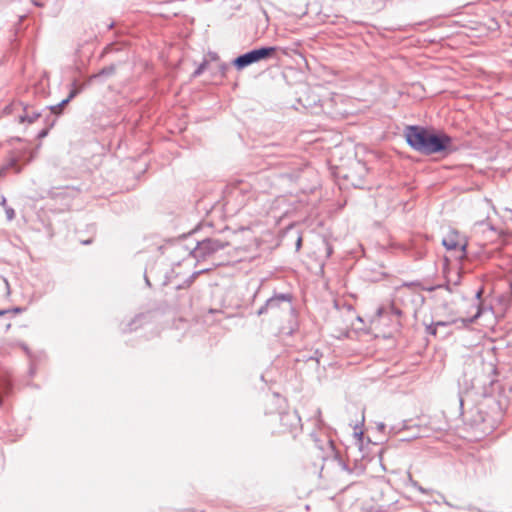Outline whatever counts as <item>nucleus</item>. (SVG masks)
Wrapping results in <instances>:
<instances>
[{
	"mask_svg": "<svg viewBox=\"0 0 512 512\" xmlns=\"http://www.w3.org/2000/svg\"><path fill=\"white\" fill-rule=\"evenodd\" d=\"M276 52V47H261L259 49H254L235 58L233 60V65L237 70H242L251 64L273 58L276 55Z\"/></svg>",
	"mask_w": 512,
	"mask_h": 512,
	"instance_id": "f03ea898",
	"label": "nucleus"
},
{
	"mask_svg": "<svg viewBox=\"0 0 512 512\" xmlns=\"http://www.w3.org/2000/svg\"><path fill=\"white\" fill-rule=\"evenodd\" d=\"M42 117V114L34 109H25L24 113L19 116V120L21 124L32 125L38 124Z\"/></svg>",
	"mask_w": 512,
	"mask_h": 512,
	"instance_id": "423d86ee",
	"label": "nucleus"
},
{
	"mask_svg": "<svg viewBox=\"0 0 512 512\" xmlns=\"http://www.w3.org/2000/svg\"><path fill=\"white\" fill-rule=\"evenodd\" d=\"M4 314V311H0V315H3Z\"/></svg>",
	"mask_w": 512,
	"mask_h": 512,
	"instance_id": "4468645a",
	"label": "nucleus"
},
{
	"mask_svg": "<svg viewBox=\"0 0 512 512\" xmlns=\"http://www.w3.org/2000/svg\"><path fill=\"white\" fill-rule=\"evenodd\" d=\"M406 139L414 149L425 154L445 150L451 141L445 134H435L433 130H408Z\"/></svg>",
	"mask_w": 512,
	"mask_h": 512,
	"instance_id": "f257e3e1",
	"label": "nucleus"
},
{
	"mask_svg": "<svg viewBox=\"0 0 512 512\" xmlns=\"http://www.w3.org/2000/svg\"><path fill=\"white\" fill-rule=\"evenodd\" d=\"M301 242H302V238L300 237V238L298 239V241H297V247H300Z\"/></svg>",
	"mask_w": 512,
	"mask_h": 512,
	"instance_id": "9d476101",
	"label": "nucleus"
},
{
	"mask_svg": "<svg viewBox=\"0 0 512 512\" xmlns=\"http://www.w3.org/2000/svg\"><path fill=\"white\" fill-rule=\"evenodd\" d=\"M76 90L70 92L68 97L61 101L58 105L52 106L47 110L48 115H58L61 113L62 108L76 95Z\"/></svg>",
	"mask_w": 512,
	"mask_h": 512,
	"instance_id": "0eeeda50",
	"label": "nucleus"
},
{
	"mask_svg": "<svg viewBox=\"0 0 512 512\" xmlns=\"http://www.w3.org/2000/svg\"><path fill=\"white\" fill-rule=\"evenodd\" d=\"M202 68H203V67H202V66H200V67L198 68V70H196L195 74H200V72H201Z\"/></svg>",
	"mask_w": 512,
	"mask_h": 512,
	"instance_id": "9b49d317",
	"label": "nucleus"
},
{
	"mask_svg": "<svg viewBox=\"0 0 512 512\" xmlns=\"http://www.w3.org/2000/svg\"><path fill=\"white\" fill-rule=\"evenodd\" d=\"M443 244L448 250L458 252V257L464 256V250L466 247V240L458 232L450 231L443 238Z\"/></svg>",
	"mask_w": 512,
	"mask_h": 512,
	"instance_id": "39448f33",
	"label": "nucleus"
},
{
	"mask_svg": "<svg viewBox=\"0 0 512 512\" xmlns=\"http://www.w3.org/2000/svg\"><path fill=\"white\" fill-rule=\"evenodd\" d=\"M116 71V66L115 65H109L107 67H104L103 69H101L99 71V73L96 75V77H101V76H111L115 73Z\"/></svg>",
	"mask_w": 512,
	"mask_h": 512,
	"instance_id": "6e6552de",
	"label": "nucleus"
},
{
	"mask_svg": "<svg viewBox=\"0 0 512 512\" xmlns=\"http://www.w3.org/2000/svg\"><path fill=\"white\" fill-rule=\"evenodd\" d=\"M170 12H171L173 15H177V14H178V12H176V11H174V10H171Z\"/></svg>",
	"mask_w": 512,
	"mask_h": 512,
	"instance_id": "ddd939ff",
	"label": "nucleus"
},
{
	"mask_svg": "<svg viewBox=\"0 0 512 512\" xmlns=\"http://www.w3.org/2000/svg\"><path fill=\"white\" fill-rule=\"evenodd\" d=\"M302 428L301 417L296 411H287L281 415L279 433L291 434L295 437Z\"/></svg>",
	"mask_w": 512,
	"mask_h": 512,
	"instance_id": "20e7f679",
	"label": "nucleus"
},
{
	"mask_svg": "<svg viewBox=\"0 0 512 512\" xmlns=\"http://www.w3.org/2000/svg\"><path fill=\"white\" fill-rule=\"evenodd\" d=\"M479 314H480V310H479V308L477 307V311H476V314L474 315V317H475V318H476V317H478V316H479Z\"/></svg>",
	"mask_w": 512,
	"mask_h": 512,
	"instance_id": "f8f14e48",
	"label": "nucleus"
},
{
	"mask_svg": "<svg viewBox=\"0 0 512 512\" xmlns=\"http://www.w3.org/2000/svg\"><path fill=\"white\" fill-rule=\"evenodd\" d=\"M259 314H264L268 321L282 320L292 315V306L289 302L283 303L277 299H271L259 311Z\"/></svg>",
	"mask_w": 512,
	"mask_h": 512,
	"instance_id": "7ed1b4c3",
	"label": "nucleus"
},
{
	"mask_svg": "<svg viewBox=\"0 0 512 512\" xmlns=\"http://www.w3.org/2000/svg\"><path fill=\"white\" fill-rule=\"evenodd\" d=\"M405 128L416 129V128H421V127L418 125H407Z\"/></svg>",
	"mask_w": 512,
	"mask_h": 512,
	"instance_id": "1a4fd4ad",
	"label": "nucleus"
}]
</instances>
